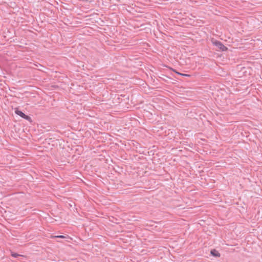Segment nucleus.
<instances>
[{
    "mask_svg": "<svg viewBox=\"0 0 262 262\" xmlns=\"http://www.w3.org/2000/svg\"><path fill=\"white\" fill-rule=\"evenodd\" d=\"M23 118H24L26 120H28L29 121H31V118L30 116H28V115H26L25 114V116L23 117Z\"/></svg>",
    "mask_w": 262,
    "mask_h": 262,
    "instance_id": "5",
    "label": "nucleus"
},
{
    "mask_svg": "<svg viewBox=\"0 0 262 262\" xmlns=\"http://www.w3.org/2000/svg\"><path fill=\"white\" fill-rule=\"evenodd\" d=\"M211 254L216 257H220V253L215 249H212L210 252Z\"/></svg>",
    "mask_w": 262,
    "mask_h": 262,
    "instance_id": "2",
    "label": "nucleus"
},
{
    "mask_svg": "<svg viewBox=\"0 0 262 262\" xmlns=\"http://www.w3.org/2000/svg\"><path fill=\"white\" fill-rule=\"evenodd\" d=\"M55 237L60 238H65V236L63 235H59V236H55Z\"/></svg>",
    "mask_w": 262,
    "mask_h": 262,
    "instance_id": "7",
    "label": "nucleus"
},
{
    "mask_svg": "<svg viewBox=\"0 0 262 262\" xmlns=\"http://www.w3.org/2000/svg\"><path fill=\"white\" fill-rule=\"evenodd\" d=\"M12 256H13L14 257H16L17 256H18V254L17 253H12Z\"/></svg>",
    "mask_w": 262,
    "mask_h": 262,
    "instance_id": "8",
    "label": "nucleus"
},
{
    "mask_svg": "<svg viewBox=\"0 0 262 262\" xmlns=\"http://www.w3.org/2000/svg\"><path fill=\"white\" fill-rule=\"evenodd\" d=\"M213 44L216 47L222 51L227 50L228 48L225 47L221 41L215 40L212 42Z\"/></svg>",
    "mask_w": 262,
    "mask_h": 262,
    "instance_id": "1",
    "label": "nucleus"
},
{
    "mask_svg": "<svg viewBox=\"0 0 262 262\" xmlns=\"http://www.w3.org/2000/svg\"><path fill=\"white\" fill-rule=\"evenodd\" d=\"M23 118H24L26 120H28L29 121H31V118L30 116H28V115H26L25 114V116L23 117Z\"/></svg>",
    "mask_w": 262,
    "mask_h": 262,
    "instance_id": "4",
    "label": "nucleus"
},
{
    "mask_svg": "<svg viewBox=\"0 0 262 262\" xmlns=\"http://www.w3.org/2000/svg\"><path fill=\"white\" fill-rule=\"evenodd\" d=\"M15 113L22 118L25 116V114L17 108L15 110Z\"/></svg>",
    "mask_w": 262,
    "mask_h": 262,
    "instance_id": "3",
    "label": "nucleus"
},
{
    "mask_svg": "<svg viewBox=\"0 0 262 262\" xmlns=\"http://www.w3.org/2000/svg\"><path fill=\"white\" fill-rule=\"evenodd\" d=\"M175 72H176L177 74H179V75H181V76H187V77H189V76H190V75H188V74H182V73H180L178 72H176V71H175Z\"/></svg>",
    "mask_w": 262,
    "mask_h": 262,
    "instance_id": "6",
    "label": "nucleus"
}]
</instances>
